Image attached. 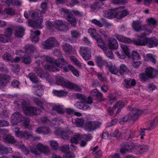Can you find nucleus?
Returning a JSON list of instances; mask_svg holds the SVG:
<instances>
[{
  "label": "nucleus",
  "instance_id": "nucleus-34",
  "mask_svg": "<svg viewBox=\"0 0 158 158\" xmlns=\"http://www.w3.org/2000/svg\"><path fill=\"white\" fill-rule=\"evenodd\" d=\"M40 32L38 30L33 31V34L31 36V41L33 43H35L38 41V36L40 35Z\"/></svg>",
  "mask_w": 158,
  "mask_h": 158
},
{
  "label": "nucleus",
  "instance_id": "nucleus-9",
  "mask_svg": "<svg viewBox=\"0 0 158 158\" xmlns=\"http://www.w3.org/2000/svg\"><path fill=\"white\" fill-rule=\"evenodd\" d=\"M142 21L139 20L133 21L132 27L134 30L138 32L142 31H146L145 25H142Z\"/></svg>",
  "mask_w": 158,
  "mask_h": 158
},
{
  "label": "nucleus",
  "instance_id": "nucleus-17",
  "mask_svg": "<svg viewBox=\"0 0 158 158\" xmlns=\"http://www.w3.org/2000/svg\"><path fill=\"white\" fill-rule=\"evenodd\" d=\"M90 93L91 95L95 97L96 99L98 101L101 102L104 100L102 94L99 92L97 89H95L91 91Z\"/></svg>",
  "mask_w": 158,
  "mask_h": 158
},
{
  "label": "nucleus",
  "instance_id": "nucleus-18",
  "mask_svg": "<svg viewBox=\"0 0 158 158\" xmlns=\"http://www.w3.org/2000/svg\"><path fill=\"white\" fill-rule=\"evenodd\" d=\"M147 45L150 48H153L156 47L158 45V39H156L155 37H148L147 38Z\"/></svg>",
  "mask_w": 158,
  "mask_h": 158
},
{
  "label": "nucleus",
  "instance_id": "nucleus-36",
  "mask_svg": "<svg viewBox=\"0 0 158 158\" xmlns=\"http://www.w3.org/2000/svg\"><path fill=\"white\" fill-rule=\"evenodd\" d=\"M98 146H96L91 149L95 156V158H98L99 156H101L102 155V151L100 149L98 150Z\"/></svg>",
  "mask_w": 158,
  "mask_h": 158
},
{
  "label": "nucleus",
  "instance_id": "nucleus-19",
  "mask_svg": "<svg viewBox=\"0 0 158 158\" xmlns=\"http://www.w3.org/2000/svg\"><path fill=\"white\" fill-rule=\"evenodd\" d=\"M117 8L115 9L109 10L105 13L106 17L109 19L118 17Z\"/></svg>",
  "mask_w": 158,
  "mask_h": 158
},
{
  "label": "nucleus",
  "instance_id": "nucleus-48",
  "mask_svg": "<svg viewBox=\"0 0 158 158\" xmlns=\"http://www.w3.org/2000/svg\"><path fill=\"white\" fill-rule=\"evenodd\" d=\"M130 116L129 114L125 115L121 118L119 121V123L121 125H123L124 123L127 122L130 119Z\"/></svg>",
  "mask_w": 158,
  "mask_h": 158
},
{
  "label": "nucleus",
  "instance_id": "nucleus-44",
  "mask_svg": "<svg viewBox=\"0 0 158 158\" xmlns=\"http://www.w3.org/2000/svg\"><path fill=\"white\" fill-rule=\"evenodd\" d=\"M44 68L50 71L56 72L59 71V69L56 67H54L52 64L43 65Z\"/></svg>",
  "mask_w": 158,
  "mask_h": 158
},
{
  "label": "nucleus",
  "instance_id": "nucleus-58",
  "mask_svg": "<svg viewBox=\"0 0 158 158\" xmlns=\"http://www.w3.org/2000/svg\"><path fill=\"white\" fill-rule=\"evenodd\" d=\"M63 47L64 51L67 53H69L72 50L71 46L67 43L63 45Z\"/></svg>",
  "mask_w": 158,
  "mask_h": 158
},
{
  "label": "nucleus",
  "instance_id": "nucleus-35",
  "mask_svg": "<svg viewBox=\"0 0 158 158\" xmlns=\"http://www.w3.org/2000/svg\"><path fill=\"white\" fill-rule=\"evenodd\" d=\"M97 41L98 46L103 51H106V50H107V47L106 44L101 38H97Z\"/></svg>",
  "mask_w": 158,
  "mask_h": 158
},
{
  "label": "nucleus",
  "instance_id": "nucleus-20",
  "mask_svg": "<svg viewBox=\"0 0 158 158\" xmlns=\"http://www.w3.org/2000/svg\"><path fill=\"white\" fill-rule=\"evenodd\" d=\"M20 60H21L23 63L26 64L31 63V61L28 53L26 52H23L20 54Z\"/></svg>",
  "mask_w": 158,
  "mask_h": 158
},
{
  "label": "nucleus",
  "instance_id": "nucleus-32",
  "mask_svg": "<svg viewBox=\"0 0 158 158\" xmlns=\"http://www.w3.org/2000/svg\"><path fill=\"white\" fill-rule=\"evenodd\" d=\"M4 141L6 143H14L16 140L13 136L10 135H7L3 137Z\"/></svg>",
  "mask_w": 158,
  "mask_h": 158
},
{
  "label": "nucleus",
  "instance_id": "nucleus-22",
  "mask_svg": "<svg viewBox=\"0 0 158 158\" xmlns=\"http://www.w3.org/2000/svg\"><path fill=\"white\" fill-rule=\"evenodd\" d=\"M124 86L126 88H130L134 86L136 84L135 80L134 79L128 78L124 80Z\"/></svg>",
  "mask_w": 158,
  "mask_h": 158
},
{
  "label": "nucleus",
  "instance_id": "nucleus-21",
  "mask_svg": "<svg viewBox=\"0 0 158 158\" xmlns=\"http://www.w3.org/2000/svg\"><path fill=\"white\" fill-rule=\"evenodd\" d=\"M25 28L19 26L16 27L15 33V35L17 38H22L24 34Z\"/></svg>",
  "mask_w": 158,
  "mask_h": 158
},
{
  "label": "nucleus",
  "instance_id": "nucleus-62",
  "mask_svg": "<svg viewBox=\"0 0 158 158\" xmlns=\"http://www.w3.org/2000/svg\"><path fill=\"white\" fill-rule=\"evenodd\" d=\"M60 150L64 153H68L69 151V145H63L61 148Z\"/></svg>",
  "mask_w": 158,
  "mask_h": 158
},
{
  "label": "nucleus",
  "instance_id": "nucleus-14",
  "mask_svg": "<svg viewBox=\"0 0 158 158\" xmlns=\"http://www.w3.org/2000/svg\"><path fill=\"white\" fill-rule=\"evenodd\" d=\"M36 148L41 153H44L46 155H49L50 153V149L47 146L39 143L36 145Z\"/></svg>",
  "mask_w": 158,
  "mask_h": 158
},
{
  "label": "nucleus",
  "instance_id": "nucleus-55",
  "mask_svg": "<svg viewBox=\"0 0 158 158\" xmlns=\"http://www.w3.org/2000/svg\"><path fill=\"white\" fill-rule=\"evenodd\" d=\"M50 144L52 148L55 150L58 149L59 145L57 142L55 140H52L50 142Z\"/></svg>",
  "mask_w": 158,
  "mask_h": 158
},
{
  "label": "nucleus",
  "instance_id": "nucleus-43",
  "mask_svg": "<svg viewBox=\"0 0 158 158\" xmlns=\"http://www.w3.org/2000/svg\"><path fill=\"white\" fill-rule=\"evenodd\" d=\"M109 71L112 74H116L118 72V69L116 67L113 65H107Z\"/></svg>",
  "mask_w": 158,
  "mask_h": 158
},
{
  "label": "nucleus",
  "instance_id": "nucleus-10",
  "mask_svg": "<svg viewBox=\"0 0 158 158\" xmlns=\"http://www.w3.org/2000/svg\"><path fill=\"white\" fill-rule=\"evenodd\" d=\"M80 52V54L85 60H88L90 59L91 56V52L88 48L81 47Z\"/></svg>",
  "mask_w": 158,
  "mask_h": 158
},
{
  "label": "nucleus",
  "instance_id": "nucleus-47",
  "mask_svg": "<svg viewBox=\"0 0 158 158\" xmlns=\"http://www.w3.org/2000/svg\"><path fill=\"white\" fill-rule=\"evenodd\" d=\"M121 47L122 50L126 55L128 56L130 54V51L127 45L123 44H121Z\"/></svg>",
  "mask_w": 158,
  "mask_h": 158
},
{
  "label": "nucleus",
  "instance_id": "nucleus-25",
  "mask_svg": "<svg viewBox=\"0 0 158 158\" xmlns=\"http://www.w3.org/2000/svg\"><path fill=\"white\" fill-rule=\"evenodd\" d=\"M156 69L152 68H147L145 72L150 79H153L156 77Z\"/></svg>",
  "mask_w": 158,
  "mask_h": 158
},
{
  "label": "nucleus",
  "instance_id": "nucleus-12",
  "mask_svg": "<svg viewBox=\"0 0 158 158\" xmlns=\"http://www.w3.org/2000/svg\"><path fill=\"white\" fill-rule=\"evenodd\" d=\"M42 14L41 11L38 10L29 12V15L31 16V18L33 19L39 20L40 22L42 21Z\"/></svg>",
  "mask_w": 158,
  "mask_h": 158
},
{
  "label": "nucleus",
  "instance_id": "nucleus-50",
  "mask_svg": "<svg viewBox=\"0 0 158 158\" xmlns=\"http://www.w3.org/2000/svg\"><path fill=\"white\" fill-rule=\"evenodd\" d=\"M68 69L72 71V72L77 77H78L79 76V73L78 71L75 69L73 66L71 65H68Z\"/></svg>",
  "mask_w": 158,
  "mask_h": 158
},
{
  "label": "nucleus",
  "instance_id": "nucleus-49",
  "mask_svg": "<svg viewBox=\"0 0 158 158\" xmlns=\"http://www.w3.org/2000/svg\"><path fill=\"white\" fill-rule=\"evenodd\" d=\"M146 57L148 60L151 61L154 64L156 63V56L154 55H153L151 54H148L146 55Z\"/></svg>",
  "mask_w": 158,
  "mask_h": 158
},
{
  "label": "nucleus",
  "instance_id": "nucleus-13",
  "mask_svg": "<svg viewBox=\"0 0 158 158\" xmlns=\"http://www.w3.org/2000/svg\"><path fill=\"white\" fill-rule=\"evenodd\" d=\"M10 81V77L4 74H0V88L6 86L7 84Z\"/></svg>",
  "mask_w": 158,
  "mask_h": 158
},
{
  "label": "nucleus",
  "instance_id": "nucleus-46",
  "mask_svg": "<svg viewBox=\"0 0 158 158\" xmlns=\"http://www.w3.org/2000/svg\"><path fill=\"white\" fill-rule=\"evenodd\" d=\"M126 135H125V138L128 139L129 138H132L135 135V131H132L129 130H127L125 133Z\"/></svg>",
  "mask_w": 158,
  "mask_h": 158
},
{
  "label": "nucleus",
  "instance_id": "nucleus-1",
  "mask_svg": "<svg viewBox=\"0 0 158 158\" xmlns=\"http://www.w3.org/2000/svg\"><path fill=\"white\" fill-rule=\"evenodd\" d=\"M76 96L77 98L81 100L80 102H77L76 104V107L79 109L84 111H89L91 110V107L86 102L87 101V97L85 95L79 93H77Z\"/></svg>",
  "mask_w": 158,
  "mask_h": 158
},
{
  "label": "nucleus",
  "instance_id": "nucleus-28",
  "mask_svg": "<svg viewBox=\"0 0 158 158\" xmlns=\"http://www.w3.org/2000/svg\"><path fill=\"white\" fill-rule=\"evenodd\" d=\"M35 83L34 85V87L37 89L35 91L36 94L39 97H41L43 95L44 91L43 86L37 83Z\"/></svg>",
  "mask_w": 158,
  "mask_h": 158
},
{
  "label": "nucleus",
  "instance_id": "nucleus-54",
  "mask_svg": "<svg viewBox=\"0 0 158 158\" xmlns=\"http://www.w3.org/2000/svg\"><path fill=\"white\" fill-rule=\"evenodd\" d=\"M75 123L77 126L81 127L82 126L84 123V120L83 119L77 118L74 119Z\"/></svg>",
  "mask_w": 158,
  "mask_h": 158
},
{
  "label": "nucleus",
  "instance_id": "nucleus-8",
  "mask_svg": "<svg viewBox=\"0 0 158 158\" xmlns=\"http://www.w3.org/2000/svg\"><path fill=\"white\" fill-rule=\"evenodd\" d=\"M56 65L63 69L65 72L69 71V69L67 65L68 64L67 62L63 58H58L55 61Z\"/></svg>",
  "mask_w": 158,
  "mask_h": 158
},
{
  "label": "nucleus",
  "instance_id": "nucleus-15",
  "mask_svg": "<svg viewBox=\"0 0 158 158\" xmlns=\"http://www.w3.org/2000/svg\"><path fill=\"white\" fill-rule=\"evenodd\" d=\"M107 45L110 49H116L118 48V44L116 40L113 38H109Z\"/></svg>",
  "mask_w": 158,
  "mask_h": 158
},
{
  "label": "nucleus",
  "instance_id": "nucleus-6",
  "mask_svg": "<svg viewBox=\"0 0 158 158\" xmlns=\"http://www.w3.org/2000/svg\"><path fill=\"white\" fill-rule=\"evenodd\" d=\"M64 16L70 23L71 25L74 27L76 26L77 20L72 12H69L67 10H65L64 11Z\"/></svg>",
  "mask_w": 158,
  "mask_h": 158
},
{
  "label": "nucleus",
  "instance_id": "nucleus-2",
  "mask_svg": "<svg viewBox=\"0 0 158 158\" xmlns=\"http://www.w3.org/2000/svg\"><path fill=\"white\" fill-rule=\"evenodd\" d=\"M149 35L148 33L144 32L140 35H137V39L133 40V43L137 45L145 46L147 44L148 37L147 35Z\"/></svg>",
  "mask_w": 158,
  "mask_h": 158
},
{
  "label": "nucleus",
  "instance_id": "nucleus-26",
  "mask_svg": "<svg viewBox=\"0 0 158 158\" xmlns=\"http://www.w3.org/2000/svg\"><path fill=\"white\" fill-rule=\"evenodd\" d=\"M69 82L65 81L64 78L61 77L56 78V83L58 85H62L63 87H67Z\"/></svg>",
  "mask_w": 158,
  "mask_h": 158
},
{
  "label": "nucleus",
  "instance_id": "nucleus-53",
  "mask_svg": "<svg viewBox=\"0 0 158 158\" xmlns=\"http://www.w3.org/2000/svg\"><path fill=\"white\" fill-rule=\"evenodd\" d=\"M53 110L57 111L59 113L64 114V111L62 107L60 105L56 106L53 107Z\"/></svg>",
  "mask_w": 158,
  "mask_h": 158
},
{
  "label": "nucleus",
  "instance_id": "nucleus-42",
  "mask_svg": "<svg viewBox=\"0 0 158 158\" xmlns=\"http://www.w3.org/2000/svg\"><path fill=\"white\" fill-rule=\"evenodd\" d=\"M139 78L141 81L144 82H148L150 79L145 72L139 74Z\"/></svg>",
  "mask_w": 158,
  "mask_h": 158
},
{
  "label": "nucleus",
  "instance_id": "nucleus-31",
  "mask_svg": "<svg viewBox=\"0 0 158 158\" xmlns=\"http://www.w3.org/2000/svg\"><path fill=\"white\" fill-rule=\"evenodd\" d=\"M129 59H133V61L140 60V56L138 53L135 51H133L128 56Z\"/></svg>",
  "mask_w": 158,
  "mask_h": 158
},
{
  "label": "nucleus",
  "instance_id": "nucleus-57",
  "mask_svg": "<svg viewBox=\"0 0 158 158\" xmlns=\"http://www.w3.org/2000/svg\"><path fill=\"white\" fill-rule=\"evenodd\" d=\"M34 71L37 74L38 76H40V77H44L43 73V71L40 67H38L35 68L34 69Z\"/></svg>",
  "mask_w": 158,
  "mask_h": 158
},
{
  "label": "nucleus",
  "instance_id": "nucleus-24",
  "mask_svg": "<svg viewBox=\"0 0 158 158\" xmlns=\"http://www.w3.org/2000/svg\"><path fill=\"white\" fill-rule=\"evenodd\" d=\"M81 136L80 134L77 133L74 135L70 139V142L71 143V146L73 147V148H75V149H76L77 147L73 145V144L74 143L76 144H77L78 142V141L81 139Z\"/></svg>",
  "mask_w": 158,
  "mask_h": 158
},
{
  "label": "nucleus",
  "instance_id": "nucleus-38",
  "mask_svg": "<svg viewBox=\"0 0 158 158\" xmlns=\"http://www.w3.org/2000/svg\"><path fill=\"white\" fill-rule=\"evenodd\" d=\"M42 21L40 22L39 20L36 19L34 20H28V23L29 25L33 27H36L40 25Z\"/></svg>",
  "mask_w": 158,
  "mask_h": 158
},
{
  "label": "nucleus",
  "instance_id": "nucleus-59",
  "mask_svg": "<svg viewBox=\"0 0 158 158\" xmlns=\"http://www.w3.org/2000/svg\"><path fill=\"white\" fill-rule=\"evenodd\" d=\"M127 68L124 64H122L119 67L118 71L121 75H123L127 70Z\"/></svg>",
  "mask_w": 158,
  "mask_h": 158
},
{
  "label": "nucleus",
  "instance_id": "nucleus-51",
  "mask_svg": "<svg viewBox=\"0 0 158 158\" xmlns=\"http://www.w3.org/2000/svg\"><path fill=\"white\" fill-rule=\"evenodd\" d=\"M8 152L7 147L0 144V154H6L8 153Z\"/></svg>",
  "mask_w": 158,
  "mask_h": 158
},
{
  "label": "nucleus",
  "instance_id": "nucleus-64",
  "mask_svg": "<svg viewBox=\"0 0 158 158\" xmlns=\"http://www.w3.org/2000/svg\"><path fill=\"white\" fill-rule=\"evenodd\" d=\"M12 29L11 28H8L6 29L5 31L4 35L7 37L8 38V37H10L12 34Z\"/></svg>",
  "mask_w": 158,
  "mask_h": 158
},
{
  "label": "nucleus",
  "instance_id": "nucleus-5",
  "mask_svg": "<svg viewBox=\"0 0 158 158\" xmlns=\"http://www.w3.org/2000/svg\"><path fill=\"white\" fill-rule=\"evenodd\" d=\"M24 109V113L28 116H37L40 115L41 112L39 109L35 107L29 106Z\"/></svg>",
  "mask_w": 158,
  "mask_h": 158
},
{
  "label": "nucleus",
  "instance_id": "nucleus-61",
  "mask_svg": "<svg viewBox=\"0 0 158 158\" xmlns=\"http://www.w3.org/2000/svg\"><path fill=\"white\" fill-rule=\"evenodd\" d=\"M40 59L43 60L44 61H46V62L50 63H52L54 61V60L51 57L45 56H41Z\"/></svg>",
  "mask_w": 158,
  "mask_h": 158
},
{
  "label": "nucleus",
  "instance_id": "nucleus-33",
  "mask_svg": "<svg viewBox=\"0 0 158 158\" xmlns=\"http://www.w3.org/2000/svg\"><path fill=\"white\" fill-rule=\"evenodd\" d=\"M120 8L123 9L125 8V7L122 6L117 8L118 18H122L127 16L129 14V12L127 10H123L121 11L120 10Z\"/></svg>",
  "mask_w": 158,
  "mask_h": 158
},
{
  "label": "nucleus",
  "instance_id": "nucleus-4",
  "mask_svg": "<svg viewBox=\"0 0 158 158\" xmlns=\"http://www.w3.org/2000/svg\"><path fill=\"white\" fill-rule=\"evenodd\" d=\"M147 21L148 23L145 24L146 32L149 34L152 32L153 29L156 26L157 22L152 17L148 19Z\"/></svg>",
  "mask_w": 158,
  "mask_h": 158
},
{
  "label": "nucleus",
  "instance_id": "nucleus-40",
  "mask_svg": "<svg viewBox=\"0 0 158 158\" xmlns=\"http://www.w3.org/2000/svg\"><path fill=\"white\" fill-rule=\"evenodd\" d=\"M4 11L6 14L11 16H14L16 15L15 10L11 7L5 8Z\"/></svg>",
  "mask_w": 158,
  "mask_h": 158
},
{
  "label": "nucleus",
  "instance_id": "nucleus-3",
  "mask_svg": "<svg viewBox=\"0 0 158 158\" xmlns=\"http://www.w3.org/2000/svg\"><path fill=\"white\" fill-rule=\"evenodd\" d=\"M60 43L54 38H49L45 40L42 44L43 48L46 50H49L59 45Z\"/></svg>",
  "mask_w": 158,
  "mask_h": 158
},
{
  "label": "nucleus",
  "instance_id": "nucleus-56",
  "mask_svg": "<svg viewBox=\"0 0 158 158\" xmlns=\"http://www.w3.org/2000/svg\"><path fill=\"white\" fill-rule=\"evenodd\" d=\"M124 107V103L122 101H118L116 102L114 104L113 107V110H115L118 108L121 107Z\"/></svg>",
  "mask_w": 158,
  "mask_h": 158
},
{
  "label": "nucleus",
  "instance_id": "nucleus-27",
  "mask_svg": "<svg viewBox=\"0 0 158 158\" xmlns=\"http://www.w3.org/2000/svg\"><path fill=\"white\" fill-rule=\"evenodd\" d=\"M132 113L133 114L130 117V118L134 121H135L142 113V111L139 109H135L134 111Z\"/></svg>",
  "mask_w": 158,
  "mask_h": 158
},
{
  "label": "nucleus",
  "instance_id": "nucleus-30",
  "mask_svg": "<svg viewBox=\"0 0 158 158\" xmlns=\"http://www.w3.org/2000/svg\"><path fill=\"white\" fill-rule=\"evenodd\" d=\"M53 26L55 28L58 29L60 27H63L64 28H67L65 22L60 20H55L53 22Z\"/></svg>",
  "mask_w": 158,
  "mask_h": 158
},
{
  "label": "nucleus",
  "instance_id": "nucleus-39",
  "mask_svg": "<svg viewBox=\"0 0 158 158\" xmlns=\"http://www.w3.org/2000/svg\"><path fill=\"white\" fill-rule=\"evenodd\" d=\"M52 93L58 97L64 96L66 95L68 92L64 90H54L52 91Z\"/></svg>",
  "mask_w": 158,
  "mask_h": 158
},
{
  "label": "nucleus",
  "instance_id": "nucleus-52",
  "mask_svg": "<svg viewBox=\"0 0 158 158\" xmlns=\"http://www.w3.org/2000/svg\"><path fill=\"white\" fill-rule=\"evenodd\" d=\"M12 58V57L11 55L7 52L5 53L2 56L3 59L7 62L10 61L11 62Z\"/></svg>",
  "mask_w": 158,
  "mask_h": 158
},
{
  "label": "nucleus",
  "instance_id": "nucleus-23",
  "mask_svg": "<svg viewBox=\"0 0 158 158\" xmlns=\"http://www.w3.org/2000/svg\"><path fill=\"white\" fill-rule=\"evenodd\" d=\"M135 146L134 144L133 143L130 142L126 143L120 149V152L122 154H124L126 153L129 150H130L133 148Z\"/></svg>",
  "mask_w": 158,
  "mask_h": 158
},
{
  "label": "nucleus",
  "instance_id": "nucleus-16",
  "mask_svg": "<svg viewBox=\"0 0 158 158\" xmlns=\"http://www.w3.org/2000/svg\"><path fill=\"white\" fill-rule=\"evenodd\" d=\"M17 136L25 139H28L32 137V135L27 131H15Z\"/></svg>",
  "mask_w": 158,
  "mask_h": 158
},
{
  "label": "nucleus",
  "instance_id": "nucleus-41",
  "mask_svg": "<svg viewBox=\"0 0 158 158\" xmlns=\"http://www.w3.org/2000/svg\"><path fill=\"white\" fill-rule=\"evenodd\" d=\"M67 88L70 89H74L78 91H80L81 90V88L78 85L70 82H69V83Z\"/></svg>",
  "mask_w": 158,
  "mask_h": 158
},
{
  "label": "nucleus",
  "instance_id": "nucleus-60",
  "mask_svg": "<svg viewBox=\"0 0 158 158\" xmlns=\"http://www.w3.org/2000/svg\"><path fill=\"white\" fill-rule=\"evenodd\" d=\"M22 122L24 123V126L25 128L28 127L29 123L30 122V119L28 118L23 117V118L22 120Z\"/></svg>",
  "mask_w": 158,
  "mask_h": 158
},
{
  "label": "nucleus",
  "instance_id": "nucleus-29",
  "mask_svg": "<svg viewBox=\"0 0 158 158\" xmlns=\"http://www.w3.org/2000/svg\"><path fill=\"white\" fill-rule=\"evenodd\" d=\"M96 62L97 65L99 67H101L103 65L107 64V61L103 60L100 56H97L95 57Z\"/></svg>",
  "mask_w": 158,
  "mask_h": 158
},
{
  "label": "nucleus",
  "instance_id": "nucleus-63",
  "mask_svg": "<svg viewBox=\"0 0 158 158\" xmlns=\"http://www.w3.org/2000/svg\"><path fill=\"white\" fill-rule=\"evenodd\" d=\"M47 3L46 2H43L41 4V8L43 11H41L43 14H44L46 12V11L48 9L47 6Z\"/></svg>",
  "mask_w": 158,
  "mask_h": 158
},
{
  "label": "nucleus",
  "instance_id": "nucleus-11",
  "mask_svg": "<svg viewBox=\"0 0 158 158\" xmlns=\"http://www.w3.org/2000/svg\"><path fill=\"white\" fill-rule=\"evenodd\" d=\"M11 118V122L15 124L19 122H22L23 116L20 113L16 112L12 115Z\"/></svg>",
  "mask_w": 158,
  "mask_h": 158
},
{
  "label": "nucleus",
  "instance_id": "nucleus-45",
  "mask_svg": "<svg viewBox=\"0 0 158 158\" xmlns=\"http://www.w3.org/2000/svg\"><path fill=\"white\" fill-rule=\"evenodd\" d=\"M28 76L31 81L33 83H37L39 82L38 78L34 73H29Z\"/></svg>",
  "mask_w": 158,
  "mask_h": 158
},
{
  "label": "nucleus",
  "instance_id": "nucleus-37",
  "mask_svg": "<svg viewBox=\"0 0 158 158\" xmlns=\"http://www.w3.org/2000/svg\"><path fill=\"white\" fill-rule=\"evenodd\" d=\"M24 49L28 53L31 54L36 50L35 47L32 45L27 44L24 47Z\"/></svg>",
  "mask_w": 158,
  "mask_h": 158
},
{
  "label": "nucleus",
  "instance_id": "nucleus-7",
  "mask_svg": "<svg viewBox=\"0 0 158 158\" xmlns=\"http://www.w3.org/2000/svg\"><path fill=\"white\" fill-rule=\"evenodd\" d=\"M101 123L98 121H87L85 123V128L88 131H93L98 128Z\"/></svg>",
  "mask_w": 158,
  "mask_h": 158
}]
</instances>
